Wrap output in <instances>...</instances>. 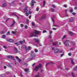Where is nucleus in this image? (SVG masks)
Instances as JSON below:
<instances>
[{
  "label": "nucleus",
  "mask_w": 77,
  "mask_h": 77,
  "mask_svg": "<svg viewBox=\"0 0 77 77\" xmlns=\"http://www.w3.org/2000/svg\"><path fill=\"white\" fill-rule=\"evenodd\" d=\"M24 26V25H23V24H20V26L21 27H23Z\"/></svg>",
  "instance_id": "2f4dec72"
},
{
  "label": "nucleus",
  "mask_w": 77,
  "mask_h": 77,
  "mask_svg": "<svg viewBox=\"0 0 77 77\" xmlns=\"http://www.w3.org/2000/svg\"><path fill=\"white\" fill-rule=\"evenodd\" d=\"M39 32V31L35 30L33 33H31L30 34V37L32 36V37H36L37 36H36L37 35H38Z\"/></svg>",
  "instance_id": "f257e3e1"
},
{
  "label": "nucleus",
  "mask_w": 77,
  "mask_h": 77,
  "mask_svg": "<svg viewBox=\"0 0 77 77\" xmlns=\"http://www.w3.org/2000/svg\"><path fill=\"white\" fill-rule=\"evenodd\" d=\"M74 70H77V66H76V67L74 69Z\"/></svg>",
  "instance_id": "72a5a7b5"
},
{
  "label": "nucleus",
  "mask_w": 77,
  "mask_h": 77,
  "mask_svg": "<svg viewBox=\"0 0 77 77\" xmlns=\"http://www.w3.org/2000/svg\"><path fill=\"white\" fill-rule=\"evenodd\" d=\"M14 44H15V45H17L18 46V45H20V43H18V42H17V43H14Z\"/></svg>",
  "instance_id": "f3484780"
},
{
  "label": "nucleus",
  "mask_w": 77,
  "mask_h": 77,
  "mask_svg": "<svg viewBox=\"0 0 77 77\" xmlns=\"http://www.w3.org/2000/svg\"><path fill=\"white\" fill-rule=\"evenodd\" d=\"M29 14H32V11H29Z\"/></svg>",
  "instance_id": "a19ab883"
},
{
  "label": "nucleus",
  "mask_w": 77,
  "mask_h": 77,
  "mask_svg": "<svg viewBox=\"0 0 77 77\" xmlns=\"http://www.w3.org/2000/svg\"><path fill=\"white\" fill-rule=\"evenodd\" d=\"M14 3L15 2H14V1L12 2H11V5H14Z\"/></svg>",
  "instance_id": "bb28decb"
},
{
  "label": "nucleus",
  "mask_w": 77,
  "mask_h": 77,
  "mask_svg": "<svg viewBox=\"0 0 77 77\" xmlns=\"http://www.w3.org/2000/svg\"><path fill=\"white\" fill-rule=\"evenodd\" d=\"M0 76H1V77H5V76H6V75L5 74H3L2 75H1Z\"/></svg>",
  "instance_id": "dca6fc26"
},
{
  "label": "nucleus",
  "mask_w": 77,
  "mask_h": 77,
  "mask_svg": "<svg viewBox=\"0 0 77 77\" xmlns=\"http://www.w3.org/2000/svg\"><path fill=\"white\" fill-rule=\"evenodd\" d=\"M36 11H39V8H37Z\"/></svg>",
  "instance_id": "603ef678"
},
{
  "label": "nucleus",
  "mask_w": 77,
  "mask_h": 77,
  "mask_svg": "<svg viewBox=\"0 0 77 77\" xmlns=\"http://www.w3.org/2000/svg\"><path fill=\"white\" fill-rule=\"evenodd\" d=\"M51 11H52V12H54V10L52 8V9H51Z\"/></svg>",
  "instance_id": "c9c22d12"
},
{
  "label": "nucleus",
  "mask_w": 77,
  "mask_h": 77,
  "mask_svg": "<svg viewBox=\"0 0 77 77\" xmlns=\"http://www.w3.org/2000/svg\"><path fill=\"white\" fill-rule=\"evenodd\" d=\"M15 15V13L11 14V15Z\"/></svg>",
  "instance_id": "338daca9"
},
{
  "label": "nucleus",
  "mask_w": 77,
  "mask_h": 77,
  "mask_svg": "<svg viewBox=\"0 0 77 77\" xmlns=\"http://www.w3.org/2000/svg\"><path fill=\"white\" fill-rule=\"evenodd\" d=\"M7 41H8V42H13L14 41L12 39H9Z\"/></svg>",
  "instance_id": "2eb2a0df"
},
{
  "label": "nucleus",
  "mask_w": 77,
  "mask_h": 77,
  "mask_svg": "<svg viewBox=\"0 0 77 77\" xmlns=\"http://www.w3.org/2000/svg\"><path fill=\"white\" fill-rule=\"evenodd\" d=\"M35 53H37V52H38V50L37 49H35Z\"/></svg>",
  "instance_id": "c85d7f7f"
},
{
  "label": "nucleus",
  "mask_w": 77,
  "mask_h": 77,
  "mask_svg": "<svg viewBox=\"0 0 77 77\" xmlns=\"http://www.w3.org/2000/svg\"><path fill=\"white\" fill-rule=\"evenodd\" d=\"M74 9L76 10V9H77V7H75Z\"/></svg>",
  "instance_id": "5fc2aeb1"
},
{
  "label": "nucleus",
  "mask_w": 77,
  "mask_h": 77,
  "mask_svg": "<svg viewBox=\"0 0 77 77\" xmlns=\"http://www.w3.org/2000/svg\"><path fill=\"white\" fill-rule=\"evenodd\" d=\"M22 48H24V49H25L26 51V50L27 49V46H26L25 45H24L22 46Z\"/></svg>",
  "instance_id": "ddd939ff"
},
{
  "label": "nucleus",
  "mask_w": 77,
  "mask_h": 77,
  "mask_svg": "<svg viewBox=\"0 0 77 77\" xmlns=\"http://www.w3.org/2000/svg\"><path fill=\"white\" fill-rule=\"evenodd\" d=\"M10 34V32H9V31H8V33H7V35H9Z\"/></svg>",
  "instance_id": "e433bc0d"
},
{
  "label": "nucleus",
  "mask_w": 77,
  "mask_h": 77,
  "mask_svg": "<svg viewBox=\"0 0 77 77\" xmlns=\"http://www.w3.org/2000/svg\"><path fill=\"white\" fill-rule=\"evenodd\" d=\"M41 73H38L37 75H35L34 77H40Z\"/></svg>",
  "instance_id": "9b49d317"
},
{
  "label": "nucleus",
  "mask_w": 77,
  "mask_h": 77,
  "mask_svg": "<svg viewBox=\"0 0 77 77\" xmlns=\"http://www.w3.org/2000/svg\"><path fill=\"white\" fill-rule=\"evenodd\" d=\"M64 7H65V8H67V5H64Z\"/></svg>",
  "instance_id": "49530a36"
},
{
  "label": "nucleus",
  "mask_w": 77,
  "mask_h": 77,
  "mask_svg": "<svg viewBox=\"0 0 77 77\" xmlns=\"http://www.w3.org/2000/svg\"><path fill=\"white\" fill-rule=\"evenodd\" d=\"M15 21L13 20V23L11 25L10 27H13L14 25H15Z\"/></svg>",
  "instance_id": "f8f14e48"
},
{
  "label": "nucleus",
  "mask_w": 77,
  "mask_h": 77,
  "mask_svg": "<svg viewBox=\"0 0 77 77\" xmlns=\"http://www.w3.org/2000/svg\"><path fill=\"white\" fill-rule=\"evenodd\" d=\"M66 35H64L63 37V38H61V39H65V38H66Z\"/></svg>",
  "instance_id": "4be33fe9"
},
{
  "label": "nucleus",
  "mask_w": 77,
  "mask_h": 77,
  "mask_svg": "<svg viewBox=\"0 0 77 77\" xmlns=\"http://www.w3.org/2000/svg\"><path fill=\"white\" fill-rule=\"evenodd\" d=\"M49 33H50V34H51L52 33V31H50L49 32Z\"/></svg>",
  "instance_id": "e2e57ef3"
},
{
  "label": "nucleus",
  "mask_w": 77,
  "mask_h": 77,
  "mask_svg": "<svg viewBox=\"0 0 77 77\" xmlns=\"http://www.w3.org/2000/svg\"><path fill=\"white\" fill-rule=\"evenodd\" d=\"M68 55L70 56H71V53H68Z\"/></svg>",
  "instance_id": "a18cd8bd"
},
{
  "label": "nucleus",
  "mask_w": 77,
  "mask_h": 77,
  "mask_svg": "<svg viewBox=\"0 0 77 77\" xmlns=\"http://www.w3.org/2000/svg\"><path fill=\"white\" fill-rule=\"evenodd\" d=\"M28 9V7L27 6H26L25 8L24 9L23 11V12H28V10H27Z\"/></svg>",
  "instance_id": "39448f33"
},
{
  "label": "nucleus",
  "mask_w": 77,
  "mask_h": 77,
  "mask_svg": "<svg viewBox=\"0 0 77 77\" xmlns=\"http://www.w3.org/2000/svg\"><path fill=\"white\" fill-rule=\"evenodd\" d=\"M9 72H6V74H9Z\"/></svg>",
  "instance_id": "680f3d73"
},
{
  "label": "nucleus",
  "mask_w": 77,
  "mask_h": 77,
  "mask_svg": "<svg viewBox=\"0 0 77 77\" xmlns=\"http://www.w3.org/2000/svg\"><path fill=\"white\" fill-rule=\"evenodd\" d=\"M24 71H25V72H27V71H29V69H26L24 70Z\"/></svg>",
  "instance_id": "412c9836"
},
{
  "label": "nucleus",
  "mask_w": 77,
  "mask_h": 77,
  "mask_svg": "<svg viewBox=\"0 0 77 77\" xmlns=\"http://www.w3.org/2000/svg\"><path fill=\"white\" fill-rule=\"evenodd\" d=\"M19 43L20 44H23V42L22 41H19Z\"/></svg>",
  "instance_id": "a878e982"
},
{
  "label": "nucleus",
  "mask_w": 77,
  "mask_h": 77,
  "mask_svg": "<svg viewBox=\"0 0 77 77\" xmlns=\"http://www.w3.org/2000/svg\"><path fill=\"white\" fill-rule=\"evenodd\" d=\"M52 63V64H54V63H53V62H51V63H47L46 64V66H47V65H48V64H49V63Z\"/></svg>",
  "instance_id": "aec40b11"
},
{
  "label": "nucleus",
  "mask_w": 77,
  "mask_h": 77,
  "mask_svg": "<svg viewBox=\"0 0 77 77\" xmlns=\"http://www.w3.org/2000/svg\"><path fill=\"white\" fill-rule=\"evenodd\" d=\"M3 33H4V32H3V31L1 32V34H3Z\"/></svg>",
  "instance_id": "052dcab7"
},
{
  "label": "nucleus",
  "mask_w": 77,
  "mask_h": 77,
  "mask_svg": "<svg viewBox=\"0 0 77 77\" xmlns=\"http://www.w3.org/2000/svg\"><path fill=\"white\" fill-rule=\"evenodd\" d=\"M34 40L35 41V42L37 43V44H39V40L37 38H34Z\"/></svg>",
  "instance_id": "1a4fd4ad"
},
{
  "label": "nucleus",
  "mask_w": 77,
  "mask_h": 77,
  "mask_svg": "<svg viewBox=\"0 0 77 77\" xmlns=\"http://www.w3.org/2000/svg\"><path fill=\"white\" fill-rule=\"evenodd\" d=\"M59 52V49H55L54 50L55 53H58Z\"/></svg>",
  "instance_id": "0eeeda50"
},
{
  "label": "nucleus",
  "mask_w": 77,
  "mask_h": 77,
  "mask_svg": "<svg viewBox=\"0 0 77 77\" xmlns=\"http://www.w3.org/2000/svg\"><path fill=\"white\" fill-rule=\"evenodd\" d=\"M72 75V77H74V76L73 75V72H71Z\"/></svg>",
  "instance_id": "09e8293b"
},
{
  "label": "nucleus",
  "mask_w": 77,
  "mask_h": 77,
  "mask_svg": "<svg viewBox=\"0 0 77 77\" xmlns=\"http://www.w3.org/2000/svg\"><path fill=\"white\" fill-rule=\"evenodd\" d=\"M26 16L27 17H28V16H29V13H26Z\"/></svg>",
  "instance_id": "79ce46f5"
},
{
  "label": "nucleus",
  "mask_w": 77,
  "mask_h": 77,
  "mask_svg": "<svg viewBox=\"0 0 77 77\" xmlns=\"http://www.w3.org/2000/svg\"><path fill=\"white\" fill-rule=\"evenodd\" d=\"M32 26H35V23L34 22H32Z\"/></svg>",
  "instance_id": "6ab92c4d"
},
{
  "label": "nucleus",
  "mask_w": 77,
  "mask_h": 77,
  "mask_svg": "<svg viewBox=\"0 0 77 77\" xmlns=\"http://www.w3.org/2000/svg\"><path fill=\"white\" fill-rule=\"evenodd\" d=\"M7 6V5L6 4H4L2 5V6L4 7V8H5V7H6Z\"/></svg>",
  "instance_id": "a211bd4d"
},
{
  "label": "nucleus",
  "mask_w": 77,
  "mask_h": 77,
  "mask_svg": "<svg viewBox=\"0 0 77 77\" xmlns=\"http://www.w3.org/2000/svg\"><path fill=\"white\" fill-rule=\"evenodd\" d=\"M53 30H56V28H53Z\"/></svg>",
  "instance_id": "de8ad7c7"
},
{
  "label": "nucleus",
  "mask_w": 77,
  "mask_h": 77,
  "mask_svg": "<svg viewBox=\"0 0 77 77\" xmlns=\"http://www.w3.org/2000/svg\"><path fill=\"white\" fill-rule=\"evenodd\" d=\"M74 18H71L70 19H69V21L72 22L74 21Z\"/></svg>",
  "instance_id": "4468645a"
},
{
  "label": "nucleus",
  "mask_w": 77,
  "mask_h": 77,
  "mask_svg": "<svg viewBox=\"0 0 77 77\" xmlns=\"http://www.w3.org/2000/svg\"><path fill=\"white\" fill-rule=\"evenodd\" d=\"M70 12H73V10H72V9H70Z\"/></svg>",
  "instance_id": "c756f323"
},
{
  "label": "nucleus",
  "mask_w": 77,
  "mask_h": 77,
  "mask_svg": "<svg viewBox=\"0 0 77 77\" xmlns=\"http://www.w3.org/2000/svg\"><path fill=\"white\" fill-rule=\"evenodd\" d=\"M47 32V31H43V33H46Z\"/></svg>",
  "instance_id": "3c124183"
},
{
  "label": "nucleus",
  "mask_w": 77,
  "mask_h": 77,
  "mask_svg": "<svg viewBox=\"0 0 77 77\" xmlns=\"http://www.w3.org/2000/svg\"><path fill=\"white\" fill-rule=\"evenodd\" d=\"M71 63H72V64H74V62H73V60H72Z\"/></svg>",
  "instance_id": "473e14b6"
},
{
  "label": "nucleus",
  "mask_w": 77,
  "mask_h": 77,
  "mask_svg": "<svg viewBox=\"0 0 77 77\" xmlns=\"http://www.w3.org/2000/svg\"><path fill=\"white\" fill-rule=\"evenodd\" d=\"M41 67H42V65L41 64H39L38 66H36L34 69V71H37L38 70L39 68H41Z\"/></svg>",
  "instance_id": "7ed1b4c3"
},
{
  "label": "nucleus",
  "mask_w": 77,
  "mask_h": 77,
  "mask_svg": "<svg viewBox=\"0 0 77 77\" xmlns=\"http://www.w3.org/2000/svg\"><path fill=\"white\" fill-rule=\"evenodd\" d=\"M31 57H32L29 59V60H34L35 58V55L34 53V52L33 51H31Z\"/></svg>",
  "instance_id": "f03ea898"
},
{
  "label": "nucleus",
  "mask_w": 77,
  "mask_h": 77,
  "mask_svg": "<svg viewBox=\"0 0 77 77\" xmlns=\"http://www.w3.org/2000/svg\"><path fill=\"white\" fill-rule=\"evenodd\" d=\"M7 66H8L10 67V66H11V64H10V63H9L8 65H7Z\"/></svg>",
  "instance_id": "ea45409f"
},
{
  "label": "nucleus",
  "mask_w": 77,
  "mask_h": 77,
  "mask_svg": "<svg viewBox=\"0 0 77 77\" xmlns=\"http://www.w3.org/2000/svg\"><path fill=\"white\" fill-rule=\"evenodd\" d=\"M45 5V1H43V7H44Z\"/></svg>",
  "instance_id": "b1692460"
},
{
  "label": "nucleus",
  "mask_w": 77,
  "mask_h": 77,
  "mask_svg": "<svg viewBox=\"0 0 77 77\" xmlns=\"http://www.w3.org/2000/svg\"><path fill=\"white\" fill-rule=\"evenodd\" d=\"M29 19H30L31 18V16H29Z\"/></svg>",
  "instance_id": "774afa93"
},
{
  "label": "nucleus",
  "mask_w": 77,
  "mask_h": 77,
  "mask_svg": "<svg viewBox=\"0 0 77 77\" xmlns=\"http://www.w3.org/2000/svg\"><path fill=\"white\" fill-rule=\"evenodd\" d=\"M25 28L26 29H27V25H26L25 26Z\"/></svg>",
  "instance_id": "f704fd0d"
},
{
  "label": "nucleus",
  "mask_w": 77,
  "mask_h": 77,
  "mask_svg": "<svg viewBox=\"0 0 77 77\" xmlns=\"http://www.w3.org/2000/svg\"><path fill=\"white\" fill-rule=\"evenodd\" d=\"M32 3H35V1H34V0H32Z\"/></svg>",
  "instance_id": "5701e85b"
},
{
  "label": "nucleus",
  "mask_w": 77,
  "mask_h": 77,
  "mask_svg": "<svg viewBox=\"0 0 77 77\" xmlns=\"http://www.w3.org/2000/svg\"><path fill=\"white\" fill-rule=\"evenodd\" d=\"M5 38V35H3L2 36V38Z\"/></svg>",
  "instance_id": "4c0bfd02"
},
{
  "label": "nucleus",
  "mask_w": 77,
  "mask_h": 77,
  "mask_svg": "<svg viewBox=\"0 0 77 77\" xmlns=\"http://www.w3.org/2000/svg\"><path fill=\"white\" fill-rule=\"evenodd\" d=\"M31 48H32L30 46H28L27 48H26V51H29V50H31Z\"/></svg>",
  "instance_id": "9d476101"
},
{
  "label": "nucleus",
  "mask_w": 77,
  "mask_h": 77,
  "mask_svg": "<svg viewBox=\"0 0 77 77\" xmlns=\"http://www.w3.org/2000/svg\"><path fill=\"white\" fill-rule=\"evenodd\" d=\"M16 32L14 31H12V34H15Z\"/></svg>",
  "instance_id": "cd10ccee"
},
{
  "label": "nucleus",
  "mask_w": 77,
  "mask_h": 77,
  "mask_svg": "<svg viewBox=\"0 0 77 77\" xmlns=\"http://www.w3.org/2000/svg\"><path fill=\"white\" fill-rule=\"evenodd\" d=\"M31 6H34V4H33L31 3Z\"/></svg>",
  "instance_id": "c03bdc74"
},
{
  "label": "nucleus",
  "mask_w": 77,
  "mask_h": 77,
  "mask_svg": "<svg viewBox=\"0 0 77 77\" xmlns=\"http://www.w3.org/2000/svg\"><path fill=\"white\" fill-rule=\"evenodd\" d=\"M52 20L53 23H54V19L52 18Z\"/></svg>",
  "instance_id": "4d7b16f0"
},
{
  "label": "nucleus",
  "mask_w": 77,
  "mask_h": 77,
  "mask_svg": "<svg viewBox=\"0 0 77 77\" xmlns=\"http://www.w3.org/2000/svg\"><path fill=\"white\" fill-rule=\"evenodd\" d=\"M22 42H25V40L23 39V41H22Z\"/></svg>",
  "instance_id": "864d4df0"
},
{
  "label": "nucleus",
  "mask_w": 77,
  "mask_h": 77,
  "mask_svg": "<svg viewBox=\"0 0 77 77\" xmlns=\"http://www.w3.org/2000/svg\"><path fill=\"white\" fill-rule=\"evenodd\" d=\"M29 20H27L26 21V23L29 24Z\"/></svg>",
  "instance_id": "7c9ffc66"
},
{
  "label": "nucleus",
  "mask_w": 77,
  "mask_h": 77,
  "mask_svg": "<svg viewBox=\"0 0 77 77\" xmlns=\"http://www.w3.org/2000/svg\"><path fill=\"white\" fill-rule=\"evenodd\" d=\"M52 6L53 8H56V6L54 5H52Z\"/></svg>",
  "instance_id": "8fccbe9b"
},
{
  "label": "nucleus",
  "mask_w": 77,
  "mask_h": 77,
  "mask_svg": "<svg viewBox=\"0 0 77 77\" xmlns=\"http://www.w3.org/2000/svg\"><path fill=\"white\" fill-rule=\"evenodd\" d=\"M18 60L19 62H20V61H21V59L19 58L18 59Z\"/></svg>",
  "instance_id": "58836bf2"
},
{
  "label": "nucleus",
  "mask_w": 77,
  "mask_h": 77,
  "mask_svg": "<svg viewBox=\"0 0 77 77\" xmlns=\"http://www.w3.org/2000/svg\"><path fill=\"white\" fill-rule=\"evenodd\" d=\"M7 57L8 59H13V60H14V57L11 55H9Z\"/></svg>",
  "instance_id": "6e6552de"
},
{
  "label": "nucleus",
  "mask_w": 77,
  "mask_h": 77,
  "mask_svg": "<svg viewBox=\"0 0 77 77\" xmlns=\"http://www.w3.org/2000/svg\"><path fill=\"white\" fill-rule=\"evenodd\" d=\"M60 56H61V57H62V56H63V54H61L60 55Z\"/></svg>",
  "instance_id": "bf43d9fd"
},
{
  "label": "nucleus",
  "mask_w": 77,
  "mask_h": 77,
  "mask_svg": "<svg viewBox=\"0 0 77 77\" xmlns=\"http://www.w3.org/2000/svg\"><path fill=\"white\" fill-rule=\"evenodd\" d=\"M4 48H5L6 49V46H3Z\"/></svg>",
  "instance_id": "6e6d98bb"
},
{
  "label": "nucleus",
  "mask_w": 77,
  "mask_h": 77,
  "mask_svg": "<svg viewBox=\"0 0 77 77\" xmlns=\"http://www.w3.org/2000/svg\"><path fill=\"white\" fill-rule=\"evenodd\" d=\"M63 43L64 44V45L66 46V47H68L69 45V43L68 42V41L66 40L65 41H64L63 42Z\"/></svg>",
  "instance_id": "20e7f679"
},
{
  "label": "nucleus",
  "mask_w": 77,
  "mask_h": 77,
  "mask_svg": "<svg viewBox=\"0 0 77 77\" xmlns=\"http://www.w3.org/2000/svg\"><path fill=\"white\" fill-rule=\"evenodd\" d=\"M57 42H54L53 43V45H57Z\"/></svg>",
  "instance_id": "393cba45"
},
{
  "label": "nucleus",
  "mask_w": 77,
  "mask_h": 77,
  "mask_svg": "<svg viewBox=\"0 0 77 77\" xmlns=\"http://www.w3.org/2000/svg\"><path fill=\"white\" fill-rule=\"evenodd\" d=\"M15 58H16V59H18V57L17 56H16L15 57Z\"/></svg>",
  "instance_id": "13d9d810"
},
{
  "label": "nucleus",
  "mask_w": 77,
  "mask_h": 77,
  "mask_svg": "<svg viewBox=\"0 0 77 77\" xmlns=\"http://www.w3.org/2000/svg\"><path fill=\"white\" fill-rule=\"evenodd\" d=\"M60 53H62V51L60 50V51H59Z\"/></svg>",
  "instance_id": "0e129e2a"
},
{
  "label": "nucleus",
  "mask_w": 77,
  "mask_h": 77,
  "mask_svg": "<svg viewBox=\"0 0 77 77\" xmlns=\"http://www.w3.org/2000/svg\"><path fill=\"white\" fill-rule=\"evenodd\" d=\"M14 53H18V49L16 48H14Z\"/></svg>",
  "instance_id": "423d86ee"
},
{
  "label": "nucleus",
  "mask_w": 77,
  "mask_h": 77,
  "mask_svg": "<svg viewBox=\"0 0 77 77\" xmlns=\"http://www.w3.org/2000/svg\"><path fill=\"white\" fill-rule=\"evenodd\" d=\"M75 13H72V15H75Z\"/></svg>",
  "instance_id": "37998d69"
},
{
  "label": "nucleus",
  "mask_w": 77,
  "mask_h": 77,
  "mask_svg": "<svg viewBox=\"0 0 77 77\" xmlns=\"http://www.w3.org/2000/svg\"><path fill=\"white\" fill-rule=\"evenodd\" d=\"M4 69H6V66H4Z\"/></svg>",
  "instance_id": "69168bd1"
}]
</instances>
